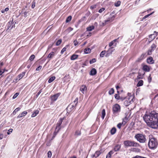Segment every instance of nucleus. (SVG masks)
I'll use <instances>...</instances> for the list:
<instances>
[{"mask_svg": "<svg viewBox=\"0 0 158 158\" xmlns=\"http://www.w3.org/2000/svg\"><path fill=\"white\" fill-rule=\"evenodd\" d=\"M78 55L77 54H73L71 56L70 59L71 60H73L77 59Z\"/></svg>", "mask_w": 158, "mask_h": 158, "instance_id": "19", "label": "nucleus"}, {"mask_svg": "<svg viewBox=\"0 0 158 158\" xmlns=\"http://www.w3.org/2000/svg\"><path fill=\"white\" fill-rule=\"evenodd\" d=\"M132 158H147L145 157H144L142 156H141L138 155H137L135 157H133Z\"/></svg>", "mask_w": 158, "mask_h": 158, "instance_id": "57", "label": "nucleus"}, {"mask_svg": "<svg viewBox=\"0 0 158 158\" xmlns=\"http://www.w3.org/2000/svg\"><path fill=\"white\" fill-rule=\"evenodd\" d=\"M96 5H92V6H90V8H91V10H93L94 8H96Z\"/></svg>", "mask_w": 158, "mask_h": 158, "instance_id": "63", "label": "nucleus"}, {"mask_svg": "<svg viewBox=\"0 0 158 158\" xmlns=\"http://www.w3.org/2000/svg\"><path fill=\"white\" fill-rule=\"evenodd\" d=\"M61 94V93H58L54 95H51L50 97L51 101L53 102L56 101L58 99V98Z\"/></svg>", "mask_w": 158, "mask_h": 158, "instance_id": "7", "label": "nucleus"}, {"mask_svg": "<svg viewBox=\"0 0 158 158\" xmlns=\"http://www.w3.org/2000/svg\"><path fill=\"white\" fill-rule=\"evenodd\" d=\"M101 152L100 151H96V152H95V153H94V154L93 157H94L95 158H97L98 156H99V155H100Z\"/></svg>", "mask_w": 158, "mask_h": 158, "instance_id": "26", "label": "nucleus"}, {"mask_svg": "<svg viewBox=\"0 0 158 158\" xmlns=\"http://www.w3.org/2000/svg\"><path fill=\"white\" fill-rule=\"evenodd\" d=\"M142 78L143 77L141 76V74L139 73L138 76L137 77V79H142Z\"/></svg>", "mask_w": 158, "mask_h": 158, "instance_id": "56", "label": "nucleus"}, {"mask_svg": "<svg viewBox=\"0 0 158 158\" xmlns=\"http://www.w3.org/2000/svg\"><path fill=\"white\" fill-rule=\"evenodd\" d=\"M35 58V56L34 54H32L30 56V58H29V60H30V61H31L34 60V59Z\"/></svg>", "mask_w": 158, "mask_h": 158, "instance_id": "42", "label": "nucleus"}, {"mask_svg": "<svg viewBox=\"0 0 158 158\" xmlns=\"http://www.w3.org/2000/svg\"><path fill=\"white\" fill-rule=\"evenodd\" d=\"M25 73H26V72H23L18 75V76H17V77L19 79V80H21L23 77L25 75Z\"/></svg>", "mask_w": 158, "mask_h": 158, "instance_id": "14", "label": "nucleus"}, {"mask_svg": "<svg viewBox=\"0 0 158 158\" xmlns=\"http://www.w3.org/2000/svg\"><path fill=\"white\" fill-rule=\"evenodd\" d=\"M114 153V152L113 151V150H111L109 152V153H108V154L107 155L109 156V157H111V155L113 154Z\"/></svg>", "mask_w": 158, "mask_h": 158, "instance_id": "46", "label": "nucleus"}, {"mask_svg": "<svg viewBox=\"0 0 158 158\" xmlns=\"http://www.w3.org/2000/svg\"><path fill=\"white\" fill-rule=\"evenodd\" d=\"M42 68V66L40 65H39L38 67L37 68H36V71H39Z\"/></svg>", "mask_w": 158, "mask_h": 158, "instance_id": "64", "label": "nucleus"}, {"mask_svg": "<svg viewBox=\"0 0 158 158\" xmlns=\"http://www.w3.org/2000/svg\"><path fill=\"white\" fill-rule=\"evenodd\" d=\"M102 114L101 116L102 118V119H103L106 115L105 110L104 109L102 110Z\"/></svg>", "mask_w": 158, "mask_h": 158, "instance_id": "33", "label": "nucleus"}, {"mask_svg": "<svg viewBox=\"0 0 158 158\" xmlns=\"http://www.w3.org/2000/svg\"><path fill=\"white\" fill-rule=\"evenodd\" d=\"M154 35L153 36V37L152 38V40H153L155 38V37L158 35V32H156V31H154Z\"/></svg>", "mask_w": 158, "mask_h": 158, "instance_id": "40", "label": "nucleus"}, {"mask_svg": "<svg viewBox=\"0 0 158 158\" xmlns=\"http://www.w3.org/2000/svg\"><path fill=\"white\" fill-rule=\"evenodd\" d=\"M59 131L55 130V131H54V133H53V136H56L58 134Z\"/></svg>", "mask_w": 158, "mask_h": 158, "instance_id": "59", "label": "nucleus"}, {"mask_svg": "<svg viewBox=\"0 0 158 158\" xmlns=\"http://www.w3.org/2000/svg\"><path fill=\"white\" fill-rule=\"evenodd\" d=\"M158 141L155 138H149V139L148 146L149 148L151 149H155L158 146Z\"/></svg>", "mask_w": 158, "mask_h": 158, "instance_id": "2", "label": "nucleus"}, {"mask_svg": "<svg viewBox=\"0 0 158 158\" xmlns=\"http://www.w3.org/2000/svg\"><path fill=\"white\" fill-rule=\"evenodd\" d=\"M146 57V53H144L143 54H142V55H141L140 56V58L141 59H143L145 58Z\"/></svg>", "mask_w": 158, "mask_h": 158, "instance_id": "44", "label": "nucleus"}, {"mask_svg": "<svg viewBox=\"0 0 158 158\" xmlns=\"http://www.w3.org/2000/svg\"><path fill=\"white\" fill-rule=\"evenodd\" d=\"M39 110H36L32 114H31V117H34L36 116L38 114H39Z\"/></svg>", "mask_w": 158, "mask_h": 158, "instance_id": "24", "label": "nucleus"}, {"mask_svg": "<svg viewBox=\"0 0 158 158\" xmlns=\"http://www.w3.org/2000/svg\"><path fill=\"white\" fill-rule=\"evenodd\" d=\"M61 129V126H56V127L55 130L56 131H59Z\"/></svg>", "mask_w": 158, "mask_h": 158, "instance_id": "54", "label": "nucleus"}, {"mask_svg": "<svg viewBox=\"0 0 158 158\" xmlns=\"http://www.w3.org/2000/svg\"><path fill=\"white\" fill-rule=\"evenodd\" d=\"M13 131L12 129H10L8 130V131L7 132V134L9 135Z\"/></svg>", "mask_w": 158, "mask_h": 158, "instance_id": "60", "label": "nucleus"}, {"mask_svg": "<svg viewBox=\"0 0 158 158\" xmlns=\"http://www.w3.org/2000/svg\"><path fill=\"white\" fill-rule=\"evenodd\" d=\"M119 39V37H118L117 39H115L114 40L111 41V42H110L109 44V47H112L111 46L113 45H114L115 47L117 45V43H115V42L117 41V40L118 39Z\"/></svg>", "mask_w": 158, "mask_h": 158, "instance_id": "9", "label": "nucleus"}, {"mask_svg": "<svg viewBox=\"0 0 158 158\" xmlns=\"http://www.w3.org/2000/svg\"><path fill=\"white\" fill-rule=\"evenodd\" d=\"M95 27L94 26H91L88 27L86 28V31H90L94 30Z\"/></svg>", "mask_w": 158, "mask_h": 158, "instance_id": "21", "label": "nucleus"}, {"mask_svg": "<svg viewBox=\"0 0 158 158\" xmlns=\"http://www.w3.org/2000/svg\"><path fill=\"white\" fill-rule=\"evenodd\" d=\"M143 118L149 127L154 129L158 128V113L154 111L151 112H146Z\"/></svg>", "mask_w": 158, "mask_h": 158, "instance_id": "1", "label": "nucleus"}, {"mask_svg": "<svg viewBox=\"0 0 158 158\" xmlns=\"http://www.w3.org/2000/svg\"><path fill=\"white\" fill-rule=\"evenodd\" d=\"M121 145L117 144L116 145L114 148V151L115 152H117L121 148Z\"/></svg>", "mask_w": 158, "mask_h": 158, "instance_id": "17", "label": "nucleus"}, {"mask_svg": "<svg viewBox=\"0 0 158 158\" xmlns=\"http://www.w3.org/2000/svg\"><path fill=\"white\" fill-rule=\"evenodd\" d=\"M81 135V131L79 130H77L76 131L75 133V135L78 136Z\"/></svg>", "mask_w": 158, "mask_h": 158, "instance_id": "36", "label": "nucleus"}, {"mask_svg": "<svg viewBox=\"0 0 158 158\" xmlns=\"http://www.w3.org/2000/svg\"><path fill=\"white\" fill-rule=\"evenodd\" d=\"M19 93H15V94L14 95L13 97H12V98L13 99H15L17 97V96L19 95Z\"/></svg>", "mask_w": 158, "mask_h": 158, "instance_id": "52", "label": "nucleus"}, {"mask_svg": "<svg viewBox=\"0 0 158 158\" xmlns=\"http://www.w3.org/2000/svg\"><path fill=\"white\" fill-rule=\"evenodd\" d=\"M114 93V89L113 88H112L110 89V90H109V94L111 95Z\"/></svg>", "mask_w": 158, "mask_h": 158, "instance_id": "35", "label": "nucleus"}, {"mask_svg": "<svg viewBox=\"0 0 158 158\" xmlns=\"http://www.w3.org/2000/svg\"><path fill=\"white\" fill-rule=\"evenodd\" d=\"M121 111V107L118 104H116L113 106L112 112L113 114H115L119 113Z\"/></svg>", "mask_w": 158, "mask_h": 158, "instance_id": "6", "label": "nucleus"}, {"mask_svg": "<svg viewBox=\"0 0 158 158\" xmlns=\"http://www.w3.org/2000/svg\"><path fill=\"white\" fill-rule=\"evenodd\" d=\"M64 119L65 117H63V118H60L59 121H58L57 123L56 124V126H61L63 120Z\"/></svg>", "mask_w": 158, "mask_h": 158, "instance_id": "20", "label": "nucleus"}, {"mask_svg": "<svg viewBox=\"0 0 158 158\" xmlns=\"http://www.w3.org/2000/svg\"><path fill=\"white\" fill-rule=\"evenodd\" d=\"M105 53H106L105 50H104V51H103L102 52H100V56L102 57H103V56H104V55H105Z\"/></svg>", "mask_w": 158, "mask_h": 158, "instance_id": "43", "label": "nucleus"}, {"mask_svg": "<svg viewBox=\"0 0 158 158\" xmlns=\"http://www.w3.org/2000/svg\"><path fill=\"white\" fill-rule=\"evenodd\" d=\"M20 107H18L16 108V109H15V110H14L13 112V114H16V113H17L18 112V111L20 110Z\"/></svg>", "mask_w": 158, "mask_h": 158, "instance_id": "48", "label": "nucleus"}, {"mask_svg": "<svg viewBox=\"0 0 158 158\" xmlns=\"http://www.w3.org/2000/svg\"><path fill=\"white\" fill-rule=\"evenodd\" d=\"M13 20H12V21H10L7 23V29L9 30H11V29L13 27V26L11 27V25L12 24Z\"/></svg>", "mask_w": 158, "mask_h": 158, "instance_id": "13", "label": "nucleus"}, {"mask_svg": "<svg viewBox=\"0 0 158 158\" xmlns=\"http://www.w3.org/2000/svg\"><path fill=\"white\" fill-rule=\"evenodd\" d=\"M142 69L145 72H149L150 71V67L147 65H144L143 66Z\"/></svg>", "mask_w": 158, "mask_h": 158, "instance_id": "11", "label": "nucleus"}, {"mask_svg": "<svg viewBox=\"0 0 158 158\" xmlns=\"http://www.w3.org/2000/svg\"><path fill=\"white\" fill-rule=\"evenodd\" d=\"M123 124H124V123H119L117 125V127L120 129L121 128V127Z\"/></svg>", "mask_w": 158, "mask_h": 158, "instance_id": "51", "label": "nucleus"}, {"mask_svg": "<svg viewBox=\"0 0 158 158\" xmlns=\"http://www.w3.org/2000/svg\"><path fill=\"white\" fill-rule=\"evenodd\" d=\"M68 45H67L65 46V47L63 48L62 49V50H61V51L60 52L61 54H63L64 52L66 51V48L68 47Z\"/></svg>", "mask_w": 158, "mask_h": 158, "instance_id": "34", "label": "nucleus"}, {"mask_svg": "<svg viewBox=\"0 0 158 158\" xmlns=\"http://www.w3.org/2000/svg\"><path fill=\"white\" fill-rule=\"evenodd\" d=\"M111 18H109L108 19L105 20L104 22L102 23V26H104L106 25L107 23L108 22H111Z\"/></svg>", "mask_w": 158, "mask_h": 158, "instance_id": "27", "label": "nucleus"}, {"mask_svg": "<svg viewBox=\"0 0 158 158\" xmlns=\"http://www.w3.org/2000/svg\"><path fill=\"white\" fill-rule=\"evenodd\" d=\"M56 79V77L54 76H53L49 78V80H48V83H51L53 82L54 80Z\"/></svg>", "mask_w": 158, "mask_h": 158, "instance_id": "31", "label": "nucleus"}, {"mask_svg": "<svg viewBox=\"0 0 158 158\" xmlns=\"http://www.w3.org/2000/svg\"><path fill=\"white\" fill-rule=\"evenodd\" d=\"M71 19H72V17L71 16H68L66 19V23H69L71 21Z\"/></svg>", "mask_w": 158, "mask_h": 158, "instance_id": "32", "label": "nucleus"}, {"mask_svg": "<svg viewBox=\"0 0 158 158\" xmlns=\"http://www.w3.org/2000/svg\"><path fill=\"white\" fill-rule=\"evenodd\" d=\"M123 144L124 146L126 147H138L140 146V144L134 141L129 140H127L123 141Z\"/></svg>", "mask_w": 158, "mask_h": 158, "instance_id": "3", "label": "nucleus"}, {"mask_svg": "<svg viewBox=\"0 0 158 158\" xmlns=\"http://www.w3.org/2000/svg\"><path fill=\"white\" fill-rule=\"evenodd\" d=\"M105 10V9L103 7L99 10L98 12L100 13H102Z\"/></svg>", "mask_w": 158, "mask_h": 158, "instance_id": "58", "label": "nucleus"}, {"mask_svg": "<svg viewBox=\"0 0 158 158\" xmlns=\"http://www.w3.org/2000/svg\"><path fill=\"white\" fill-rule=\"evenodd\" d=\"M146 62L147 63L150 64H153L154 62V61L152 56L148 57L147 59H146Z\"/></svg>", "mask_w": 158, "mask_h": 158, "instance_id": "10", "label": "nucleus"}, {"mask_svg": "<svg viewBox=\"0 0 158 158\" xmlns=\"http://www.w3.org/2000/svg\"><path fill=\"white\" fill-rule=\"evenodd\" d=\"M52 152L50 151H48V157L49 158H50L51 156H52Z\"/></svg>", "mask_w": 158, "mask_h": 158, "instance_id": "50", "label": "nucleus"}, {"mask_svg": "<svg viewBox=\"0 0 158 158\" xmlns=\"http://www.w3.org/2000/svg\"><path fill=\"white\" fill-rule=\"evenodd\" d=\"M154 35L153 36V37L152 38V40H153L155 38V37L158 35V32H156V31H154Z\"/></svg>", "mask_w": 158, "mask_h": 158, "instance_id": "39", "label": "nucleus"}, {"mask_svg": "<svg viewBox=\"0 0 158 158\" xmlns=\"http://www.w3.org/2000/svg\"><path fill=\"white\" fill-rule=\"evenodd\" d=\"M78 100V98H76L75 100H74V101L73 102V103H72L73 104V105H71L72 108H73V109H74L75 107H76V106Z\"/></svg>", "mask_w": 158, "mask_h": 158, "instance_id": "15", "label": "nucleus"}, {"mask_svg": "<svg viewBox=\"0 0 158 158\" xmlns=\"http://www.w3.org/2000/svg\"><path fill=\"white\" fill-rule=\"evenodd\" d=\"M128 117H127V116H126L123 119V121H122V123H124V124H125L127 123V122H128Z\"/></svg>", "mask_w": 158, "mask_h": 158, "instance_id": "29", "label": "nucleus"}, {"mask_svg": "<svg viewBox=\"0 0 158 158\" xmlns=\"http://www.w3.org/2000/svg\"><path fill=\"white\" fill-rule=\"evenodd\" d=\"M96 58H93L90 60L89 63L90 64H92L94 63H95V62H96Z\"/></svg>", "mask_w": 158, "mask_h": 158, "instance_id": "47", "label": "nucleus"}, {"mask_svg": "<svg viewBox=\"0 0 158 158\" xmlns=\"http://www.w3.org/2000/svg\"><path fill=\"white\" fill-rule=\"evenodd\" d=\"M134 99V98L131 95L126 97V99L124 102V105L126 106L129 105L133 102Z\"/></svg>", "mask_w": 158, "mask_h": 158, "instance_id": "5", "label": "nucleus"}, {"mask_svg": "<svg viewBox=\"0 0 158 158\" xmlns=\"http://www.w3.org/2000/svg\"><path fill=\"white\" fill-rule=\"evenodd\" d=\"M117 94H115V95H114V97H115V99L117 100H118V99L119 98H120V96H119V91H117Z\"/></svg>", "mask_w": 158, "mask_h": 158, "instance_id": "30", "label": "nucleus"}, {"mask_svg": "<svg viewBox=\"0 0 158 158\" xmlns=\"http://www.w3.org/2000/svg\"><path fill=\"white\" fill-rule=\"evenodd\" d=\"M156 45L154 44H152V45L151 46V49L150 50H155V48H156Z\"/></svg>", "mask_w": 158, "mask_h": 158, "instance_id": "37", "label": "nucleus"}, {"mask_svg": "<svg viewBox=\"0 0 158 158\" xmlns=\"http://www.w3.org/2000/svg\"><path fill=\"white\" fill-rule=\"evenodd\" d=\"M148 82L149 83H150L152 81V77H151V75L150 74L148 78Z\"/></svg>", "mask_w": 158, "mask_h": 158, "instance_id": "53", "label": "nucleus"}, {"mask_svg": "<svg viewBox=\"0 0 158 158\" xmlns=\"http://www.w3.org/2000/svg\"><path fill=\"white\" fill-rule=\"evenodd\" d=\"M125 99H126V97H121L118 99V100H120L122 101H123V100H124Z\"/></svg>", "mask_w": 158, "mask_h": 158, "instance_id": "55", "label": "nucleus"}, {"mask_svg": "<svg viewBox=\"0 0 158 158\" xmlns=\"http://www.w3.org/2000/svg\"><path fill=\"white\" fill-rule=\"evenodd\" d=\"M73 43H74L75 46H76L78 44V42L77 40H75L73 41Z\"/></svg>", "mask_w": 158, "mask_h": 158, "instance_id": "62", "label": "nucleus"}, {"mask_svg": "<svg viewBox=\"0 0 158 158\" xmlns=\"http://www.w3.org/2000/svg\"><path fill=\"white\" fill-rule=\"evenodd\" d=\"M154 50H153L149 49L147 52V55H151L152 54V52Z\"/></svg>", "mask_w": 158, "mask_h": 158, "instance_id": "45", "label": "nucleus"}, {"mask_svg": "<svg viewBox=\"0 0 158 158\" xmlns=\"http://www.w3.org/2000/svg\"><path fill=\"white\" fill-rule=\"evenodd\" d=\"M62 42V40L60 39L58 40L57 41L56 43V45L58 46Z\"/></svg>", "mask_w": 158, "mask_h": 158, "instance_id": "41", "label": "nucleus"}, {"mask_svg": "<svg viewBox=\"0 0 158 158\" xmlns=\"http://www.w3.org/2000/svg\"><path fill=\"white\" fill-rule=\"evenodd\" d=\"M120 4L121 2L120 1H118L115 3V6H118L120 5Z\"/></svg>", "mask_w": 158, "mask_h": 158, "instance_id": "49", "label": "nucleus"}, {"mask_svg": "<svg viewBox=\"0 0 158 158\" xmlns=\"http://www.w3.org/2000/svg\"><path fill=\"white\" fill-rule=\"evenodd\" d=\"M143 81L142 80H140L139 81L138 83H137V87H140L143 85Z\"/></svg>", "mask_w": 158, "mask_h": 158, "instance_id": "25", "label": "nucleus"}, {"mask_svg": "<svg viewBox=\"0 0 158 158\" xmlns=\"http://www.w3.org/2000/svg\"><path fill=\"white\" fill-rule=\"evenodd\" d=\"M135 138L140 143H144L146 141V136L142 134H138L135 135Z\"/></svg>", "mask_w": 158, "mask_h": 158, "instance_id": "4", "label": "nucleus"}, {"mask_svg": "<svg viewBox=\"0 0 158 158\" xmlns=\"http://www.w3.org/2000/svg\"><path fill=\"white\" fill-rule=\"evenodd\" d=\"M91 51V50L89 48H86L84 50V52L85 54H89L90 53Z\"/></svg>", "mask_w": 158, "mask_h": 158, "instance_id": "28", "label": "nucleus"}, {"mask_svg": "<svg viewBox=\"0 0 158 158\" xmlns=\"http://www.w3.org/2000/svg\"><path fill=\"white\" fill-rule=\"evenodd\" d=\"M87 88L85 85H82L80 88V91L82 92L83 94H84V92L86 90Z\"/></svg>", "mask_w": 158, "mask_h": 158, "instance_id": "12", "label": "nucleus"}, {"mask_svg": "<svg viewBox=\"0 0 158 158\" xmlns=\"http://www.w3.org/2000/svg\"><path fill=\"white\" fill-rule=\"evenodd\" d=\"M27 114V112L26 111H25L21 113V114H20L17 117V118H21L23 117L24 116H26Z\"/></svg>", "mask_w": 158, "mask_h": 158, "instance_id": "16", "label": "nucleus"}, {"mask_svg": "<svg viewBox=\"0 0 158 158\" xmlns=\"http://www.w3.org/2000/svg\"><path fill=\"white\" fill-rule=\"evenodd\" d=\"M116 129L115 127H113L110 131V134L111 135H114L116 132Z\"/></svg>", "mask_w": 158, "mask_h": 158, "instance_id": "22", "label": "nucleus"}, {"mask_svg": "<svg viewBox=\"0 0 158 158\" xmlns=\"http://www.w3.org/2000/svg\"><path fill=\"white\" fill-rule=\"evenodd\" d=\"M113 47H110L109 49L106 52V54L105 55V56L106 57H108L111 54H112V53L113 52Z\"/></svg>", "mask_w": 158, "mask_h": 158, "instance_id": "8", "label": "nucleus"}, {"mask_svg": "<svg viewBox=\"0 0 158 158\" xmlns=\"http://www.w3.org/2000/svg\"><path fill=\"white\" fill-rule=\"evenodd\" d=\"M96 73L97 71L96 69L94 68H93L91 69V71H90V75L92 76H94L96 75Z\"/></svg>", "mask_w": 158, "mask_h": 158, "instance_id": "18", "label": "nucleus"}, {"mask_svg": "<svg viewBox=\"0 0 158 158\" xmlns=\"http://www.w3.org/2000/svg\"><path fill=\"white\" fill-rule=\"evenodd\" d=\"M153 13V12H152V13H151L149 14H148L147 15H146V16L143 17V18H142V21H143L144 20V19H145L149 17Z\"/></svg>", "mask_w": 158, "mask_h": 158, "instance_id": "38", "label": "nucleus"}, {"mask_svg": "<svg viewBox=\"0 0 158 158\" xmlns=\"http://www.w3.org/2000/svg\"><path fill=\"white\" fill-rule=\"evenodd\" d=\"M55 56V54H54V52H51L50 53H49V55H48V58H49L50 59L52 58V57H54Z\"/></svg>", "mask_w": 158, "mask_h": 158, "instance_id": "23", "label": "nucleus"}, {"mask_svg": "<svg viewBox=\"0 0 158 158\" xmlns=\"http://www.w3.org/2000/svg\"><path fill=\"white\" fill-rule=\"evenodd\" d=\"M133 151L135 152H139L140 149L138 148H133Z\"/></svg>", "mask_w": 158, "mask_h": 158, "instance_id": "61", "label": "nucleus"}]
</instances>
